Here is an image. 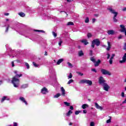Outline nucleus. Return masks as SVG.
I'll return each mask as SVG.
<instances>
[{"label":"nucleus","mask_w":126,"mask_h":126,"mask_svg":"<svg viewBox=\"0 0 126 126\" xmlns=\"http://www.w3.org/2000/svg\"><path fill=\"white\" fill-rule=\"evenodd\" d=\"M14 73L16 74L15 76L13 77L12 80V83L13 84L14 87L17 88L19 86V77L22 76V74H18V71L15 70L14 71Z\"/></svg>","instance_id":"obj_1"},{"label":"nucleus","mask_w":126,"mask_h":126,"mask_svg":"<svg viewBox=\"0 0 126 126\" xmlns=\"http://www.w3.org/2000/svg\"><path fill=\"white\" fill-rule=\"evenodd\" d=\"M107 9L109 11V12L114 15L113 17V20L114 22H117V21H118V20L116 19V17H117V16H118V12H116V11H115V10L113 9V7H108Z\"/></svg>","instance_id":"obj_2"},{"label":"nucleus","mask_w":126,"mask_h":126,"mask_svg":"<svg viewBox=\"0 0 126 126\" xmlns=\"http://www.w3.org/2000/svg\"><path fill=\"white\" fill-rule=\"evenodd\" d=\"M79 84H88L89 86H91L92 85V81L87 80V79H83L81 80L79 82Z\"/></svg>","instance_id":"obj_3"},{"label":"nucleus","mask_w":126,"mask_h":126,"mask_svg":"<svg viewBox=\"0 0 126 126\" xmlns=\"http://www.w3.org/2000/svg\"><path fill=\"white\" fill-rule=\"evenodd\" d=\"M98 82L99 84L102 86L106 83V80L104 79V78L102 76H100L98 79Z\"/></svg>","instance_id":"obj_4"},{"label":"nucleus","mask_w":126,"mask_h":126,"mask_svg":"<svg viewBox=\"0 0 126 126\" xmlns=\"http://www.w3.org/2000/svg\"><path fill=\"white\" fill-rule=\"evenodd\" d=\"M101 72L104 75H111V72L110 71L105 69H101Z\"/></svg>","instance_id":"obj_5"},{"label":"nucleus","mask_w":126,"mask_h":126,"mask_svg":"<svg viewBox=\"0 0 126 126\" xmlns=\"http://www.w3.org/2000/svg\"><path fill=\"white\" fill-rule=\"evenodd\" d=\"M102 86L103 87V90H105V91H109V89L110 88V87L109 86L108 84L105 83V84L102 85Z\"/></svg>","instance_id":"obj_6"},{"label":"nucleus","mask_w":126,"mask_h":126,"mask_svg":"<svg viewBox=\"0 0 126 126\" xmlns=\"http://www.w3.org/2000/svg\"><path fill=\"white\" fill-rule=\"evenodd\" d=\"M126 53H125L124 54V55L123 56V58H122V60H121L119 61V63H126Z\"/></svg>","instance_id":"obj_7"},{"label":"nucleus","mask_w":126,"mask_h":126,"mask_svg":"<svg viewBox=\"0 0 126 126\" xmlns=\"http://www.w3.org/2000/svg\"><path fill=\"white\" fill-rule=\"evenodd\" d=\"M93 41H94V43L95 45H96V46H97V47L98 46H100V42L99 39H94V40H93Z\"/></svg>","instance_id":"obj_8"},{"label":"nucleus","mask_w":126,"mask_h":126,"mask_svg":"<svg viewBox=\"0 0 126 126\" xmlns=\"http://www.w3.org/2000/svg\"><path fill=\"white\" fill-rule=\"evenodd\" d=\"M94 104H95V108L96 109H98V110H100V111H102V110H103V107L99 106L97 102L94 103Z\"/></svg>","instance_id":"obj_9"},{"label":"nucleus","mask_w":126,"mask_h":126,"mask_svg":"<svg viewBox=\"0 0 126 126\" xmlns=\"http://www.w3.org/2000/svg\"><path fill=\"white\" fill-rule=\"evenodd\" d=\"M41 93H42V94H46L48 93V89H47V88H46L45 87H44L43 89H41Z\"/></svg>","instance_id":"obj_10"},{"label":"nucleus","mask_w":126,"mask_h":126,"mask_svg":"<svg viewBox=\"0 0 126 126\" xmlns=\"http://www.w3.org/2000/svg\"><path fill=\"white\" fill-rule=\"evenodd\" d=\"M5 100L7 101H9V98H7V96H3L0 100L1 103H3Z\"/></svg>","instance_id":"obj_11"},{"label":"nucleus","mask_w":126,"mask_h":126,"mask_svg":"<svg viewBox=\"0 0 126 126\" xmlns=\"http://www.w3.org/2000/svg\"><path fill=\"white\" fill-rule=\"evenodd\" d=\"M19 99L20 100V101H22V102H23V103H24L25 104V105H28L27 101H26V100H25V98H24V97H20L19 98Z\"/></svg>","instance_id":"obj_12"},{"label":"nucleus","mask_w":126,"mask_h":126,"mask_svg":"<svg viewBox=\"0 0 126 126\" xmlns=\"http://www.w3.org/2000/svg\"><path fill=\"white\" fill-rule=\"evenodd\" d=\"M61 90L62 93V96H65V90H64V89L63 87H62L61 88Z\"/></svg>","instance_id":"obj_13"},{"label":"nucleus","mask_w":126,"mask_h":126,"mask_svg":"<svg viewBox=\"0 0 126 126\" xmlns=\"http://www.w3.org/2000/svg\"><path fill=\"white\" fill-rule=\"evenodd\" d=\"M100 63H101V60H100L99 59L98 60L97 62H95L94 63V66H99V64H100Z\"/></svg>","instance_id":"obj_14"},{"label":"nucleus","mask_w":126,"mask_h":126,"mask_svg":"<svg viewBox=\"0 0 126 126\" xmlns=\"http://www.w3.org/2000/svg\"><path fill=\"white\" fill-rule=\"evenodd\" d=\"M107 33L108 35H114V34L115 33V32L113 30H109L108 31Z\"/></svg>","instance_id":"obj_15"},{"label":"nucleus","mask_w":126,"mask_h":126,"mask_svg":"<svg viewBox=\"0 0 126 126\" xmlns=\"http://www.w3.org/2000/svg\"><path fill=\"white\" fill-rule=\"evenodd\" d=\"M82 109H87V108H89V105L87 104H84L82 105Z\"/></svg>","instance_id":"obj_16"},{"label":"nucleus","mask_w":126,"mask_h":126,"mask_svg":"<svg viewBox=\"0 0 126 126\" xmlns=\"http://www.w3.org/2000/svg\"><path fill=\"white\" fill-rule=\"evenodd\" d=\"M78 56L79 57H82L84 56V53H83V51L82 50L79 51L78 52Z\"/></svg>","instance_id":"obj_17"},{"label":"nucleus","mask_w":126,"mask_h":126,"mask_svg":"<svg viewBox=\"0 0 126 126\" xmlns=\"http://www.w3.org/2000/svg\"><path fill=\"white\" fill-rule=\"evenodd\" d=\"M27 87H28V84H23L21 86L22 89H25V88H27Z\"/></svg>","instance_id":"obj_18"},{"label":"nucleus","mask_w":126,"mask_h":126,"mask_svg":"<svg viewBox=\"0 0 126 126\" xmlns=\"http://www.w3.org/2000/svg\"><path fill=\"white\" fill-rule=\"evenodd\" d=\"M108 47L106 48L107 51H110L111 49V43L109 41L107 42Z\"/></svg>","instance_id":"obj_19"},{"label":"nucleus","mask_w":126,"mask_h":126,"mask_svg":"<svg viewBox=\"0 0 126 126\" xmlns=\"http://www.w3.org/2000/svg\"><path fill=\"white\" fill-rule=\"evenodd\" d=\"M63 61H64L63 59H59L57 63V64L59 65V64L62 63H63Z\"/></svg>","instance_id":"obj_20"},{"label":"nucleus","mask_w":126,"mask_h":126,"mask_svg":"<svg viewBox=\"0 0 126 126\" xmlns=\"http://www.w3.org/2000/svg\"><path fill=\"white\" fill-rule=\"evenodd\" d=\"M18 15H20V16H21V17H24V16H25V13H23V12H20L18 13Z\"/></svg>","instance_id":"obj_21"},{"label":"nucleus","mask_w":126,"mask_h":126,"mask_svg":"<svg viewBox=\"0 0 126 126\" xmlns=\"http://www.w3.org/2000/svg\"><path fill=\"white\" fill-rule=\"evenodd\" d=\"M71 114H72V111L71 110H69L68 112L66 114V116H67V117H69Z\"/></svg>","instance_id":"obj_22"},{"label":"nucleus","mask_w":126,"mask_h":126,"mask_svg":"<svg viewBox=\"0 0 126 126\" xmlns=\"http://www.w3.org/2000/svg\"><path fill=\"white\" fill-rule=\"evenodd\" d=\"M82 43H83L84 45H87L88 44V42H87V40L86 39H83L81 40Z\"/></svg>","instance_id":"obj_23"},{"label":"nucleus","mask_w":126,"mask_h":126,"mask_svg":"<svg viewBox=\"0 0 126 126\" xmlns=\"http://www.w3.org/2000/svg\"><path fill=\"white\" fill-rule=\"evenodd\" d=\"M25 65L27 67V69H29L30 68V66L29 65V64L26 62L25 63Z\"/></svg>","instance_id":"obj_24"},{"label":"nucleus","mask_w":126,"mask_h":126,"mask_svg":"<svg viewBox=\"0 0 126 126\" xmlns=\"http://www.w3.org/2000/svg\"><path fill=\"white\" fill-rule=\"evenodd\" d=\"M60 96H61V94L60 93H58L56 94H55L53 97L54 98H59V97H60Z\"/></svg>","instance_id":"obj_25"},{"label":"nucleus","mask_w":126,"mask_h":126,"mask_svg":"<svg viewBox=\"0 0 126 126\" xmlns=\"http://www.w3.org/2000/svg\"><path fill=\"white\" fill-rule=\"evenodd\" d=\"M64 104L67 107H69V106H70V103L69 102H67V101H64Z\"/></svg>","instance_id":"obj_26"},{"label":"nucleus","mask_w":126,"mask_h":126,"mask_svg":"<svg viewBox=\"0 0 126 126\" xmlns=\"http://www.w3.org/2000/svg\"><path fill=\"white\" fill-rule=\"evenodd\" d=\"M35 32H41L42 33H45V31L43 30H34Z\"/></svg>","instance_id":"obj_27"},{"label":"nucleus","mask_w":126,"mask_h":126,"mask_svg":"<svg viewBox=\"0 0 126 126\" xmlns=\"http://www.w3.org/2000/svg\"><path fill=\"white\" fill-rule=\"evenodd\" d=\"M109 119L106 121L107 124H110V123H111V120H112V117L109 116Z\"/></svg>","instance_id":"obj_28"},{"label":"nucleus","mask_w":126,"mask_h":126,"mask_svg":"<svg viewBox=\"0 0 126 126\" xmlns=\"http://www.w3.org/2000/svg\"><path fill=\"white\" fill-rule=\"evenodd\" d=\"M67 64H68L69 67H70L71 68H72V67H73V66H72V64L71 63H69V62L67 63Z\"/></svg>","instance_id":"obj_29"},{"label":"nucleus","mask_w":126,"mask_h":126,"mask_svg":"<svg viewBox=\"0 0 126 126\" xmlns=\"http://www.w3.org/2000/svg\"><path fill=\"white\" fill-rule=\"evenodd\" d=\"M32 63L35 67H38V66H39V64L35 63V62H33Z\"/></svg>","instance_id":"obj_30"},{"label":"nucleus","mask_w":126,"mask_h":126,"mask_svg":"<svg viewBox=\"0 0 126 126\" xmlns=\"http://www.w3.org/2000/svg\"><path fill=\"white\" fill-rule=\"evenodd\" d=\"M85 23H88V22H89V18L88 17L86 18L85 20Z\"/></svg>","instance_id":"obj_31"},{"label":"nucleus","mask_w":126,"mask_h":126,"mask_svg":"<svg viewBox=\"0 0 126 126\" xmlns=\"http://www.w3.org/2000/svg\"><path fill=\"white\" fill-rule=\"evenodd\" d=\"M91 47H92V48H95V43H94V42L93 41L92 42Z\"/></svg>","instance_id":"obj_32"},{"label":"nucleus","mask_w":126,"mask_h":126,"mask_svg":"<svg viewBox=\"0 0 126 126\" xmlns=\"http://www.w3.org/2000/svg\"><path fill=\"white\" fill-rule=\"evenodd\" d=\"M67 25L69 26V25H73V22H69L67 23Z\"/></svg>","instance_id":"obj_33"},{"label":"nucleus","mask_w":126,"mask_h":126,"mask_svg":"<svg viewBox=\"0 0 126 126\" xmlns=\"http://www.w3.org/2000/svg\"><path fill=\"white\" fill-rule=\"evenodd\" d=\"M62 44H63V40L62 39H60L58 43L59 46H62Z\"/></svg>","instance_id":"obj_34"},{"label":"nucleus","mask_w":126,"mask_h":126,"mask_svg":"<svg viewBox=\"0 0 126 126\" xmlns=\"http://www.w3.org/2000/svg\"><path fill=\"white\" fill-rule=\"evenodd\" d=\"M90 60H91V61L92 62H93V63H94L95 62V59H94V58H93V57L91 58Z\"/></svg>","instance_id":"obj_35"},{"label":"nucleus","mask_w":126,"mask_h":126,"mask_svg":"<svg viewBox=\"0 0 126 126\" xmlns=\"http://www.w3.org/2000/svg\"><path fill=\"white\" fill-rule=\"evenodd\" d=\"M88 38H91L92 37V34L90 33L87 34Z\"/></svg>","instance_id":"obj_36"},{"label":"nucleus","mask_w":126,"mask_h":126,"mask_svg":"<svg viewBox=\"0 0 126 126\" xmlns=\"http://www.w3.org/2000/svg\"><path fill=\"white\" fill-rule=\"evenodd\" d=\"M73 82V80L70 79L69 80V81L67 82V84H70V83H72Z\"/></svg>","instance_id":"obj_37"},{"label":"nucleus","mask_w":126,"mask_h":126,"mask_svg":"<svg viewBox=\"0 0 126 126\" xmlns=\"http://www.w3.org/2000/svg\"><path fill=\"white\" fill-rule=\"evenodd\" d=\"M53 35L54 36V38H56L57 37V33L55 32H52Z\"/></svg>","instance_id":"obj_38"},{"label":"nucleus","mask_w":126,"mask_h":126,"mask_svg":"<svg viewBox=\"0 0 126 126\" xmlns=\"http://www.w3.org/2000/svg\"><path fill=\"white\" fill-rule=\"evenodd\" d=\"M79 113H81V111H76L75 112V115H79Z\"/></svg>","instance_id":"obj_39"},{"label":"nucleus","mask_w":126,"mask_h":126,"mask_svg":"<svg viewBox=\"0 0 126 126\" xmlns=\"http://www.w3.org/2000/svg\"><path fill=\"white\" fill-rule=\"evenodd\" d=\"M89 55L91 56V57H92L93 55V51L92 50L90 51Z\"/></svg>","instance_id":"obj_40"},{"label":"nucleus","mask_w":126,"mask_h":126,"mask_svg":"<svg viewBox=\"0 0 126 126\" xmlns=\"http://www.w3.org/2000/svg\"><path fill=\"white\" fill-rule=\"evenodd\" d=\"M109 63L110 64H112L113 63V59L112 58H110L109 60Z\"/></svg>","instance_id":"obj_41"},{"label":"nucleus","mask_w":126,"mask_h":126,"mask_svg":"<svg viewBox=\"0 0 126 126\" xmlns=\"http://www.w3.org/2000/svg\"><path fill=\"white\" fill-rule=\"evenodd\" d=\"M9 27H10V25H8L7 27L6 28L5 32H7L8 31V29L9 28Z\"/></svg>","instance_id":"obj_42"},{"label":"nucleus","mask_w":126,"mask_h":126,"mask_svg":"<svg viewBox=\"0 0 126 126\" xmlns=\"http://www.w3.org/2000/svg\"><path fill=\"white\" fill-rule=\"evenodd\" d=\"M77 74L79 75H80V76H82L83 75V73L80 72H77Z\"/></svg>","instance_id":"obj_43"},{"label":"nucleus","mask_w":126,"mask_h":126,"mask_svg":"<svg viewBox=\"0 0 126 126\" xmlns=\"http://www.w3.org/2000/svg\"><path fill=\"white\" fill-rule=\"evenodd\" d=\"M68 79L72 78V74H71V73H70L69 75L68 76Z\"/></svg>","instance_id":"obj_44"},{"label":"nucleus","mask_w":126,"mask_h":126,"mask_svg":"<svg viewBox=\"0 0 126 126\" xmlns=\"http://www.w3.org/2000/svg\"><path fill=\"white\" fill-rule=\"evenodd\" d=\"M92 71H93L94 72H97V70H96L95 68H93L92 69Z\"/></svg>","instance_id":"obj_45"},{"label":"nucleus","mask_w":126,"mask_h":126,"mask_svg":"<svg viewBox=\"0 0 126 126\" xmlns=\"http://www.w3.org/2000/svg\"><path fill=\"white\" fill-rule=\"evenodd\" d=\"M106 55L107 56V60H109V59H110V54L107 53Z\"/></svg>","instance_id":"obj_46"},{"label":"nucleus","mask_w":126,"mask_h":126,"mask_svg":"<svg viewBox=\"0 0 126 126\" xmlns=\"http://www.w3.org/2000/svg\"><path fill=\"white\" fill-rule=\"evenodd\" d=\"M115 54H112V56H111V57L110 58V59H114V58H115Z\"/></svg>","instance_id":"obj_47"},{"label":"nucleus","mask_w":126,"mask_h":126,"mask_svg":"<svg viewBox=\"0 0 126 126\" xmlns=\"http://www.w3.org/2000/svg\"><path fill=\"white\" fill-rule=\"evenodd\" d=\"M83 114H87V111L86 110H84L83 111Z\"/></svg>","instance_id":"obj_48"},{"label":"nucleus","mask_w":126,"mask_h":126,"mask_svg":"<svg viewBox=\"0 0 126 126\" xmlns=\"http://www.w3.org/2000/svg\"><path fill=\"white\" fill-rule=\"evenodd\" d=\"M4 15H5V16H8V15H9V13H5L4 14Z\"/></svg>","instance_id":"obj_49"},{"label":"nucleus","mask_w":126,"mask_h":126,"mask_svg":"<svg viewBox=\"0 0 126 126\" xmlns=\"http://www.w3.org/2000/svg\"><path fill=\"white\" fill-rule=\"evenodd\" d=\"M90 126H94V122H91L90 124Z\"/></svg>","instance_id":"obj_50"},{"label":"nucleus","mask_w":126,"mask_h":126,"mask_svg":"<svg viewBox=\"0 0 126 126\" xmlns=\"http://www.w3.org/2000/svg\"><path fill=\"white\" fill-rule=\"evenodd\" d=\"M74 108H73V106H70V110H73Z\"/></svg>","instance_id":"obj_51"},{"label":"nucleus","mask_w":126,"mask_h":126,"mask_svg":"<svg viewBox=\"0 0 126 126\" xmlns=\"http://www.w3.org/2000/svg\"><path fill=\"white\" fill-rule=\"evenodd\" d=\"M121 96H122V97H125V93H122L121 94Z\"/></svg>","instance_id":"obj_52"},{"label":"nucleus","mask_w":126,"mask_h":126,"mask_svg":"<svg viewBox=\"0 0 126 126\" xmlns=\"http://www.w3.org/2000/svg\"><path fill=\"white\" fill-rule=\"evenodd\" d=\"M16 62L17 63H21V61H20V60H16Z\"/></svg>","instance_id":"obj_53"},{"label":"nucleus","mask_w":126,"mask_h":126,"mask_svg":"<svg viewBox=\"0 0 126 126\" xmlns=\"http://www.w3.org/2000/svg\"><path fill=\"white\" fill-rule=\"evenodd\" d=\"M92 21H93V23H94L95 22V21H96V19H93Z\"/></svg>","instance_id":"obj_54"},{"label":"nucleus","mask_w":126,"mask_h":126,"mask_svg":"<svg viewBox=\"0 0 126 126\" xmlns=\"http://www.w3.org/2000/svg\"><path fill=\"white\" fill-rule=\"evenodd\" d=\"M124 50H126V43L124 45Z\"/></svg>","instance_id":"obj_55"},{"label":"nucleus","mask_w":126,"mask_h":126,"mask_svg":"<svg viewBox=\"0 0 126 126\" xmlns=\"http://www.w3.org/2000/svg\"><path fill=\"white\" fill-rule=\"evenodd\" d=\"M13 126H17V123L14 122V125H13Z\"/></svg>","instance_id":"obj_56"},{"label":"nucleus","mask_w":126,"mask_h":126,"mask_svg":"<svg viewBox=\"0 0 126 126\" xmlns=\"http://www.w3.org/2000/svg\"><path fill=\"white\" fill-rule=\"evenodd\" d=\"M12 66L13 67V66H14V62H12Z\"/></svg>","instance_id":"obj_57"},{"label":"nucleus","mask_w":126,"mask_h":126,"mask_svg":"<svg viewBox=\"0 0 126 126\" xmlns=\"http://www.w3.org/2000/svg\"><path fill=\"white\" fill-rule=\"evenodd\" d=\"M123 11H126V7H124L123 8V9H122Z\"/></svg>","instance_id":"obj_58"},{"label":"nucleus","mask_w":126,"mask_h":126,"mask_svg":"<svg viewBox=\"0 0 126 126\" xmlns=\"http://www.w3.org/2000/svg\"><path fill=\"white\" fill-rule=\"evenodd\" d=\"M68 2H70V1H73V0H67Z\"/></svg>","instance_id":"obj_59"},{"label":"nucleus","mask_w":126,"mask_h":126,"mask_svg":"<svg viewBox=\"0 0 126 126\" xmlns=\"http://www.w3.org/2000/svg\"><path fill=\"white\" fill-rule=\"evenodd\" d=\"M123 37V36L120 35L118 37V39H122V38Z\"/></svg>","instance_id":"obj_60"},{"label":"nucleus","mask_w":126,"mask_h":126,"mask_svg":"<svg viewBox=\"0 0 126 126\" xmlns=\"http://www.w3.org/2000/svg\"><path fill=\"white\" fill-rule=\"evenodd\" d=\"M126 103V99L123 102V104H125Z\"/></svg>","instance_id":"obj_61"},{"label":"nucleus","mask_w":126,"mask_h":126,"mask_svg":"<svg viewBox=\"0 0 126 126\" xmlns=\"http://www.w3.org/2000/svg\"><path fill=\"white\" fill-rule=\"evenodd\" d=\"M69 126H72V123H69Z\"/></svg>","instance_id":"obj_62"},{"label":"nucleus","mask_w":126,"mask_h":126,"mask_svg":"<svg viewBox=\"0 0 126 126\" xmlns=\"http://www.w3.org/2000/svg\"><path fill=\"white\" fill-rule=\"evenodd\" d=\"M0 84H2V81H1V80L0 81Z\"/></svg>","instance_id":"obj_63"},{"label":"nucleus","mask_w":126,"mask_h":126,"mask_svg":"<svg viewBox=\"0 0 126 126\" xmlns=\"http://www.w3.org/2000/svg\"><path fill=\"white\" fill-rule=\"evenodd\" d=\"M48 54H47V51H45V56H47Z\"/></svg>","instance_id":"obj_64"}]
</instances>
